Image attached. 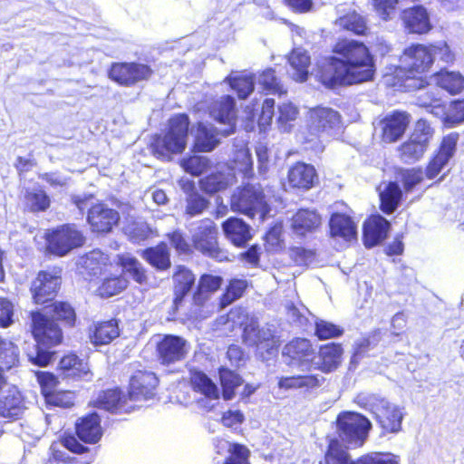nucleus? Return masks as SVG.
Masks as SVG:
<instances>
[{"label":"nucleus","mask_w":464,"mask_h":464,"mask_svg":"<svg viewBox=\"0 0 464 464\" xmlns=\"http://www.w3.org/2000/svg\"><path fill=\"white\" fill-rule=\"evenodd\" d=\"M119 265L123 271L128 273L132 279L140 285L147 282L146 269L135 257L120 256Z\"/></svg>","instance_id":"13d9d810"},{"label":"nucleus","mask_w":464,"mask_h":464,"mask_svg":"<svg viewBox=\"0 0 464 464\" xmlns=\"http://www.w3.org/2000/svg\"><path fill=\"white\" fill-rule=\"evenodd\" d=\"M191 389L210 401L218 400L220 392L218 385L202 371L191 370L189 372Z\"/></svg>","instance_id":"c9c22d12"},{"label":"nucleus","mask_w":464,"mask_h":464,"mask_svg":"<svg viewBox=\"0 0 464 464\" xmlns=\"http://www.w3.org/2000/svg\"><path fill=\"white\" fill-rule=\"evenodd\" d=\"M259 84L266 93L283 95L286 93L273 68L264 70L259 75Z\"/></svg>","instance_id":"4d7b16f0"},{"label":"nucleus","mask_w":464,"mask_h":464,"mask_svg":"<svg viewBox=\"0 0 464 464\" xmlns=\"http://www.w3.org/2000/svg\"><path fill=\"white\" fill-rule=\"evenodd\" d=\"M172 248L179 256H190L193 255V245L185 233L180 229H174L165 235Z\"/></svg>","instance_id":"5fc2aeb1"},{"label":"nucleus","mask_w":464,"mask_h":464,"mask_svg":"<svg viewBox=\"0 0 464 464\" xmlns=\"http://www.w3.org/2000/svg\"><path fill=\"white\" fill-rule=\"evenodd\" d=\"M121 221L120 212L103 201L92 204L86 215V222L90 231L96 236H107L111 234Z\"/></svg>","instance_id":"f8f14e48"},{"label":"nucleus","mask_w":464,"mask_h":464,"mask_svg":"<svg viewBox=\"0 0 464 464\" xmlns=\"http://www.w3.org/2000/svg\"><path fill=\"white\" fill-rule=\"evenodd\" d=\"M288 62L295 71V79L300 82H305L308 78V68L310 65L309 55L305 53L292 51L289 54Z\"/></svg>","instance_id":"6e6d98bb"},{"label":"nucleus","mask_w":464,"mask_h":464,"mask_svg":"<svg viewBox=\"0 0 464 464\" xmlns=\"http://www.w3.org/2000/svg\"><path fill=\"white\" fill-rule=\"evenodd\" d=\"M402 193V189L396 181H389L379 194L381 211L386 215L392 214L401 205Z\"/></svg>","instance_id":"a19ab883"},{"label":"nucleus","mask_w":464,"mask_h":464,"mask_svg":"<svg viewBox=\"0 0 464 464\" xmlns=\"http://www.w3.org/2000/svg\"><path fill=\"white\" fill-rule=\"evenodd\" d=\"M226 322L229 324L230 331L241 330V338L244 343H246L252 334L257 330L256 322L240 309H231L227 314Z\"/></svg>","instance_id":"4c0bfd02"},{"label":"nucleus","mask_w":464,"mask_h":464,"mask_svg":"<svg viewBox=\"0 0 464 464\" xmlns=\"http://www.w3.org/2000/svg\"><path fill=\"white\" fill-rule=\"evenodd\" d=\"M431 78L437 88L450 95H457L464 91V76L458 71L441 68L432 73Z\"/></svg>","instance_id":"2f4dec72"},{"label":"nucleus","mask_w":464,"mask_h":464,"mask_svg":"<svg viewBox=\"0 0 464 464\" xmlns=\"http://www.w3.org/2000/svg\"><path fill=\"white\" fill-rule=\"evenodd\" d=\"M209 295L195 288L190 298L188 313V317L195 320L207 318L209 314Z\"/></svg>","instance_id":"09e8293b"},{"label":"nucleus","mask_w":464,"mask_h":464,"mask_svg":"<svg viewBox=\"0 0 464 464\" xmlns=\"http://www.w3.org/2000/svg\"><path fill=\"white\" fill-rule=\"evenodd\" d=\"M336 431L342 440L362 445L372 428L371 421L364 415L354 411H343L337 415Z\"/></svg>","instance_id":"1a4fd4ad"},{"label":"nucleus","mask_w":464,"mask_h":464,"mask_svg":"<svg viewBox=\"0 0 464 464\" xmlns=\"http://www.w3.org/2000/svg\"><path fill=\"white\" fill-rule=\"evenodd\" d=\"M344 333L343 327L325 320H316L314 322V335L320 341L341 337Z\"/></svg>","instance_id":"bf43d9fd"},{"label":"nucleus","mask_w":464,"mask_h":464,"mask_svg":"<svg viewBox=\"0 0 464 464\" xmlns=\"http://www.w3.org/2000/svg\"><path fill=\"white\" fill-rule=\"evenodd\" d=\"M321 225V216L315 210L309 208H299L291 219L292 229L301 236L315 232Z\"/></svg>","instance_id":"473e14b6"},{"label":"nucleus","mask_w":464,"mask_h":464,"mask_svg":"<svg viewBox=\"0 0 464 464\" xmlns=\"http://www.w3.org/2000/svg\"><path fill=\"white\" fill-rule=\"evenodd\" d=\"M89 405L111 413H128L138 407L130 403L127 392L119 387L101 391Z\"/></svg>","instance_id":"f3484780"},{"label":"nucleus","mask_w":464,"mask_h":464,"mask_svg":"<svg viewBox=\"0 0 464 464\" xmlns=\"http://www.w3.org/2000/svg\"><path fill=\"white\" fill-rule=\"evenodd\" d=\"M321 380L317 374H295L281 376L277 380V387L280 390H303L310 392L321 386Z\"/></svg>","instance_id":"f704fd0d"},{"label":"nucleus","mask_w":464,"mask_h":464,"mask_svg":"<svg viewBox=\"0 0 464 464\" xmlns=\"http://www.w3.org/2000/svg\"><path fill=\"white\" fill-rule=\"evenodd\" d=\"M153 73L154 71L150 65L137 62H115L108 69V77L122 87H132L140 82H146Z\"/></svg>","instance_id":"9b49d317"},{"label":"nucleus","mask_w":464,"mask_h":464,"mask_svg":"<svg viewBox=\"0 0 464 464\" xmlns=\"http://www.w3.org/2000/svg\"><path fill=\"white\" fill-rule=\"evenodd\" d=\"M119 335V322L114 318L96 322L90 327L89 337L95 345L109 344Z\"/></svg>","instance_id":"72a5a7b5"},{"label":"nucleus","mask_w":464,"mask_h":464,"mask_svg":"<svg viewBox=\"0 0 464 464\" xmlns=\"http://www.w3.org/2000/svg\"><path fill=\"white\" fill-rule=\"evenodd\" d=\"M411 120V114L405 111L394 110L385 115L381 121L382 140L388 143L399 140L406 132Z\"/></svg>","instance_id":"aec40b11"},{"label":"nucleus","mask_w":464,"mask_h":464,"mask_svg":"<svg viewBox=\"0 0 464 464\" xmlns=\"http://www.w3.org/2000/svg\"><path fill=\"white\" fill-rule=\"evenodd\" d=\"M44 254L55 257H63L75 249L81 248L86 242L83 232L74 223H63L45 229Z\"/></svg>","instance_id":"423d86ee"},{"label":"nucleus","mask_w":464,"mask_h":464,"mask_svg":"<svg viewBox=\"0 0 464 464\" xmlns=\"http://www.w3.org/2000/svg\"><path fill=\"white\" fill-rule=\"evenodd\" d=\"M227 82L233 89L238 99H246L255 89L254 77L252 75H238L227 79Z\"/></svg>","instance_id":"052dcab7"},{"label":"nucleus","mask_w":464,"mask_h":464,"mask_svg":"<svg viewBox=\"0 0 464 464\" xmlns=\"http://www.w3.org/2000/svg\"><path fill=\"white\" fill-rule=\"evenodd\" d=\"M222 397L225 401L232 400L236 390L243 384V378L237 372L221 366L218 369Z\"/></svg>","instance_id":"49530a36"},{"label":"nucleus","mask_w":464,"mask_h":464,"mask_svg":"<svg viewBox=\"0 0 464 464\" xmlns=\"http://www.w3.org/2000/svg\"><path fill=\"white\" fill-rule=\"evenodd\" d=\"M282 356L289 366L311 369L316 359V349L305 337H294L282 349Z\"/></svg>","instance_id":"4468645a"},{"label":"nucleus","mask_w":464,"mask_h":464,"mask_svg":"<svg viewBox=\"0 0 464 464\" xmlns=\"http://www.w3.org/2000/svg\"><path fill=\"white\" fill-rule=\"evenodd\" d=\"M329 234L332 237H341L345 241H351L356 239L357 227L349 215L334 212L329 218Z\"/></svg>","instance_id":"7c9ffc66"},{"label":"nucleus","mask_w":464,"mask_h":464,"mask_svg":"<svg viewBox=\"0 0 464 464\" xmlns=\"http://www.w3.org/2000/svg\"><path fill=\"white\" fill-rule=\"evenodd\" d=\"M434 134L435 130L431 123L428 120L421 118L415 121L413 130L408 138L429 149Z\"/></svg>","instance_id":"603ef678"},{"label":"nucleus","mask_w":464,"mask_h":464,"mask_svg":"<svg viewBox=\"0 0 464 464\" xmlns=\"http://www.w3.org/2000/svg\"><path fill=\"white\" fill-rule=\"evenodd\" d=\"M319 464H399V459L390 452H371L353 459L348 447L339 439L332 438Z\"/></svg>","instance_id":"0eeeda50"},{"label":"nucleus","mask_w":464,"mask_h":464,"mask_svg":"<svg viewBox=\"0 0 464 464\" xmlns=\"http://www.w3.org/2000/svg\"><path fill=\"white\" fill-rule=\"evenodd\" d=\"M289 257L295 266H306L315 257V251L304 246H291L289 247Z\"/></svg>","instance_id":"774afa93"},{"label":"nucleus","mask_w":464,"mask_h":464,"mask_svg":"<svg viewBox=\"0 0 464 464\" xmlns=\"http://www.w3.org/2000/svg\"><path fill=\"white\" fill-rule=\"evenodd\" d=\"M74 432L77 438L84 443H97L103 434L100 415L96 412H90L77 419L74 424Z\"/></svg>","instance_id":"bb28decb"},{"label":"nucleus","mask_w":464,"mask_h":464,"mask_svg":"<svg viewBox=\"0 0 464 464\" xmlns=\"http://www.w3.org/2000/svg\"><path fill=\"white\" fill-rule=\"evenodd\" d=\"M228 456L225 459L223 464H250L249 449L241 443H228Z\"/></svg>","instance_id":"e2e57ef3"},{"label":"nucleus","mask_w":464,"mask_h":464,"mask_svg":"<svg viewBox=\"0 0 464 464\" xmlns=\"http://www.w3.org/2000/svg\"><path fill=\"white\" fill-rule=\"evenodd\" d=\"M51 307V318L36 310L30 313L31 332L34 339L47 347L59 345L63 339L60 322L65 327L75 325L77 315L74 307L67 301H54Z\"/></svg>","instance_id":"7ed1b4c3"},{"label":"nucleus","mask_w":464,"mask_h":464,"mask_svg":"<svg viewBox=\"0 0 464 464\" xmlns=\"http://www.w3.org/2000/svg\"><path fill=\"white\" fill-rule=\"evenodd\" d=\"M190 121L188 114L177 113L169 120L166 129L150 137L148 148L158 160H170L175 154L182 153L188 143Z\"/></svg>","instance_id":"20e7f679"},{"label":"nucleus","mask_w":464,"mask_h":464,"mask_svg":"<svg viewBox=\"0 0 464 464\" xmlns=\"http://www.w3.org/2000/svg\"><path fill=\"white\" fill-rule=\"evenodd\" d=\"M196 283L193 271L184 265L176 266L172 274V304L170 312L177 314L186 297L192 291Z\"/></svg>","instance_id":"a211bd4d"},{"label":"nucleus","mask_w":464,"mask_h":464,"mask_svg":"<svg viewBox=\"0 0 464 464\" xmlns=\"http://www.w3.org/2000/svg\"><path fill=\"white\" fill-rule=\"evenodd\" d=\"M370 411L382 435L398 433L401 430L403 413L399 406L385 398L371 396Z\"/></svg>","instance_id":"9d476101"},{"label":"nucleus","mask_w":464,"mask_h":464,"mask_svg":"<svg viewBox=\"0 0 464 464\" xmlns=\"http://www.w3.org/2000/svg\"><path fill=\"white\" fill-rule=\"evenodd\" d=\"M57 372L63 379L78 381L90 373L88 363L74 353L64 354L57 364Z\"/></svg>","instance_id":"c756f323"},{"label":"nucleus","mask_w":464,"mask_h":464,"mask_svg":"<svg viewBox=\"0 0 464 464\" xmlns=\"http://www.w3.org/2000/svg\"><path fill=\"white\" fill-rule=\"evenodd\" d=\"M395 176L401 183L402 191L405 193L411 192L424 179L423 169L420 167L399 168L395 170Z\"/></svg>","instance_id":"8fccbe9b"},{"label":"nucleus","mask_w":464,"mask_h":464,"mask_svg":"<svg viewBox=\"0 0 464 464\" xmlns=\"http://www.w3.org/2000/svg\"><path fill=\"white\" fill-rule=\"evenodd\" d=\"M159 378L154 372L138 370L129 381L127 395L130 403L145 401L156 396Z\"/></svg>","instance_id":"dca6fc26"},{"label":"nucleus","mask_w":464,"mask_h":464,"mask_svg":"<svg viewBox=\"0 0 464 464\" xmlns=\"http://www.w3.org/2000/svg\"><path fill=\"white\" fill-rule=\"evenodd\" d=\"M81 267L91 277H98L111 273L115 266L110 256L101 250H92L81 257Z\"/></svg>","instance_id":"cd10ccee"},{"label":"nucleus","mask_w":464,"mask_h":464,"mask_svg":"<svg viewBox=\"0 0 464 464\" xmlns=\"http://www.w3.org/2000/svg\"><path fill=\"white\" fill-rule=\"evenodd\" d=\"M249 283L245 278L233 277L228 280L223 293L218 298V304L221 308H225L235 301L240 299L246 289L248 288Z\"/></svg>","instance_id":"a18cd8bd"},{"label":"nucleus","mask_w":464,"mask_h":464,"mask_svg":"<svg viewBox=\"0 0 464 464\" xmlns=\"http://www.w3.org/2000/svg\"><path fill=\"white\" fill-rule=\"evenodd\" d=\"M391 229V223L382 216L371 215L363 222L362 242L365 247L371 248L384 241Z\"/></svg>","instance_id":"393cba45"},{"label":"nucleus","mask_w":464,"mask_h":464,"mask_svg":"<svg viewBox=\"0 0 464 464\" xmlns=\"http://www.w3.org/2000/svg\"><path fill=\"white\" fill-rule=\"evenodd\" d=\"M331 55L317 67V81L328 89L358 85L374 79L376 67L370 49L356 40L339 39Z\"/></svg>","instance_id":"f257e3e1"},{"label":"nucleus","mask_w":464,"mask_h":464,"mask_svg":"<svg viewBox=\"0 0 464 464\" xmlns=\"http://www.w3.org/2000/svg\"><path fill=\"white\" fill-rule=\"evenodd\" d=\"M23 202L24 208L32 213L45 212L51 206V198L43 188H26Z\"/></svg>","instance_id":"37998d69"},{"label":"nucleus","mask_w":464,"mask_h":464,"mask_svg":"<svg viewBox=\"0 0 464 464\" xmlns=\"http://www.w3.org/2000/svg\"><path fill=\"white\" fill-rule=\"evenodd\" d=\"M218 131L213 126L198 121L195 125L194 145L198 151L210 152L218 144Z\"/></svg>","instance_id":"e433bc0d"},{"label":"nucleus","mask_w":464,"mask_h":464,"mask_svg":"<svg viewBox=\"0 0 464 464\" xmlns=\"http://www.w3.org/2000/svg\"><path fill=\"white\" fill-rule=\"evenodd\" d=\"M232 211L242 214L250 219L258 217L264 221L269 216L271 207L263 185L244 182L232 192L229 199Z\"/></svg>","instance_id":"39448f33"},{"label":"nucleus","mask_w":464,"mask_h":464,"mask_svg":"<svg viewBox=\"0 0 464 464\" xmlns=\"http://www.w3.org/2000/svg\"><path fill=\"white\" fill-rule=\"evenodd\" d=\"M400 160L404 163H415L419 161L428 149L408 138L400 144L397 149Z\"/></svg>","instance_id":"3c124183"},{"label":"nucleus","mask_w":464,"mask_h":464,"mask_svg":"<svg viewBox=\"0 0 464 464\" xmlns=\"http://www.w3.org/2000/svg\"><path fill=\"white\" fill-rule=\"evenodd\" d=\"M343 348L340 343H326L321 344L316 351L318 362L314 361V369L324 373H330L339 368L343 362Z\"/></svg>","instance_id":"b1692460"},{"label":"nucleus","mask_w":464,"mask_h":464,"mask_svg":"<svg viewBox=\"0 0 464 464\" xmlns=\"http://www.w3.org/2000/svg\"><path fill=\"white\" fill-rule=\"evenodd\" d=\"M208 114L218 123L228 125L231 130L227 133L234 131L237 121V108L235 99L231 95H223L213 100L208 106Z\"/></svg>","instance_id":"a878e982"},{"label":"nucleus","mask_w":464,"mask_h":464,"mask_svg":"<svg viewBox=\"0 0 464 464\" xmlns=\"http://www.w3.org/2000/svg\"><path fill=\"white\" fill-rule=\"evenodd\" d=\"M193 250L203 256L220 259L223 251L218 245V230L216 223L210 218H203L198 222L197 232L191 237Z\"/></svg>","instance_id":"ddd939ff"},{"label":"nucleus","mask_w":464,"mask_h":464,"mask_svg":"<svg viewBox=\"0 0 464 464\" xmlns=\"http://www.w3.org/2000/svg\"><path fill=\"white\" fill-rule=\"evenodd\" d=\"M221 227L225 237L236 247H244L252 239L251 227L240 218L230 217Z\"/></svg>","instance_id":"c85d7f7f"},{"label":"nucleus","mask_w":464,"mask_h":464,"mask_svg":"<svg viewBox=\"0 0 464 464\" xmlns=\"http://www.w3.org/2000/svg\"><path fill=\"white\" fill-rule=\"evenodd\" d=\"M286 179L290 188L305 191L314 187L318 176L313 165L297 161L289 168Z\"/></svg>","instance_id":"5701e85b"},{"label":"nucleus","mask_w":464,"mask_h":464,"mask_svg":"<svg viewBox=\"0 0 464 464\" xmlns=\"http://www.w3.org/2000/svg\"><path fill=\"white\" fill-rule=\"evenodd\" d=\"M231 183L227 174L222 171L211 172L198 180L200 190L209 196L227 189Z\"/></svg>","instance_id":"c03bdc74"},{"label":"nucleus","mask_w":464,"mask_h":464,"mask_svg":"<svg viewBox=\"0 0 464 464\" xmlns=\"http://www.w3.org/2000/svg\"><path fill=\"white\" fill-rule=\"evenodd\" d=\"M126 234L133 243H140L153 237V231L146 222L132 221L126 227Z\"/></svg>","instance_id":"0e129e2a"},{"label":"nucleus","mask_w":464,"mask_h":464,"mask_svg":"<svg viewBox=\"0 0 464 464\" xmlns=\"http://www.w3.org/2000/svg\"><path fill=\"white\" fill-rule=\"evenodd\" d=\"M309 132L315 136H320L327 132L341 121V116L338 111L332 108L315 106L308 111Z\"/></svg>","instance_id":"412c9836"},{"label":"nucleus","mask_w":464,"mask_h":464,"mask_svg":"<svg viewBox=\"0 0 464 464\" xmlns=\"http://www.w3.org/2000/svg\"><path fill=\"white\" fill-rule=\"evenodd\" d=\"M459 139L458 132H450L442 137L439 147L425 166L423 174L429 179H435L454 156Z\"/></svg>","instance_id":"2eb2a0df"},{"label":"nucleus","mask_w":464,"mask_h":464,"mask_svg":"<svg viewBox=\"0 0 464 464\" xmlns=\"http://www.w3.org/2000/svg\"><path fill=\"white\" fill-rule=\"evenodd\" d=\"M403 28L408 34H426L432 29L429 14L422 5L405 8L401 13Z\"/></svg>","instance_id":"4be33fe9"},{"label":"nucleus","mask_w":464,"mask_h":464,"mask_svg":"<svg viewBox=\"0 0 464 464\" xmlns=\"http://www.w3.org/2000/svg\"><path fill=\"white\" fill-rule=\"evenodd\" d=\"M23 409L22 397L15 387L10 388L0 398V416L3 418L17 420L22 415Z\"/></svg>","instance_id":"ea45409f"},{"label":"nucleus","mask_w":464,"mask_h":464,"mask_svg":"<svg viewBox=\"0 0 464 464\" xmlns=\"http://www.w3.org/2000/svg\"><path fill=\"white\" fill-rule=\"evenodd\" d=\"M61 266H53L48 270H40L31 284L30 291L35 304L47 308L54 302L62 282Z\"/></svg>","instance_id":"6e6552de"},{"label":"nucleus","mask_w":464,"mask_h":464,"mask_svg":"<svg viewBox=\"0 0 464 464\" xmlns=\"http://www.w3.org/2000/svg\"><path fill=\"white\" fill-rule=\"evenodd\" d=\"M443 122L450 128L464 122V98L456 99L450 102L449 108L443 116Z\"/></svg>","instance_id":"680f3d73"},{"label":"nucleus","mask_w":464,"mask_h":464,"mask_svg":"<svg viewBox=\"0 0 464 464\" xmlns=\"http://www.w3.org/2000/svg\"><path fill=\"white\" fill-rule=\"evenodd\" d=\"M277 124L282 131H289L291 122L294 121L298 115V109L291 102H285L278 107Z\"/></svg>","instance_id":"338daca9"},{"label":"nucleus","mask_w":464,"mask_h":464,"mask_svg":"<svg viewBox=\"0 0 464 464\" xmlns=\"http://www.w3.org/2000/svg\"><path fill=\"white\" fill-rule=\"evenodd\" d=\"M142 257L158 271H166L171 266L170 252L164 241L145 248Z\"/></svg>","instance_id":"58836bf2"},{"label":"nucleus","mask_w":464,"mask_h":464,"mask_svg":"<svg viewBox=\"0 0 464 464\" xmlns=\"http://www.w3.org/2000/svg\"><path fill=\"white\" fill-rule=\"evenodd\" d=\"M191 190L187 191L185 214L188 217L201 215L209 206L210 202L204 196L200 195L190 183Z\"/></svg>","instance_id":"864d4df0"},{"label":"nucleus","mask_w":464,"mask_h":464,"mask_svg":"<svg viewBox=\"0 0 464 464\" xmlns=\"http://www.w3.org/2000/svg\"><path fill=\"white\" fill-rule=\"evenodd\" d=\"M46 404L60 407L71 408L74 405V395L71 391H62L54 389L44 396Z\"/></svg>","instance_id":"69168bd1"},{"label":"nucleus","mask_w":464,"mask_h":464,"mask_svg":"<svg viewBox=\"0 0 464 464\" xmlns=\"http://www.w3.org/2000/svg\"><path fill=\"white\" fill-rule=\"evenodd\" d=\"M128 285L129 281L123 274L114 275L111 272L102 279L96 294L102 298H110L122 293Z\"/></svg>","instance_id":"79ce46f5"},{"label":"nucleus","mask_w":464,"mask_h":464,"mask_svg":"<svg viewBox=\"0 0 464 464\" xmlns=\"http://www.w3.org/2000/svg\"><path fill=\"white\" fill-rule=\"evenodd\" d=\"M436 55L446 64H452L455 61V54L445 41L410 44L400 55L401 64L389 75V84L402 92L427 88Z\"/></svg>","instance_id":"f03ea898"},{"label":"nucleus","mask_w":464,"mask_h":464,"mask_svg":"<svg viewBox=\"0 0 464 464\" xmlns=\"http://www.w3.org/2000/svg\"><path fill=\"white\" fill-rule=\"evenodd\" d=\"M156 357L160 364L169 366L183 361L188 353L187 341L178 335L165 334L156 344Z\"/></svg>","instance_id":"6ab92c4d"},{"label":"nucleus","mask_w":464,"mask_h":464,"mask_svg":"<svg viewBox=\"0 0 464 464\" xmlns=\"http://www.w3.org/2000/svg\"><path fill=\"white\" fill-rule=\"evenodd\" d=\"M20 364V352L16 344L0 335V366L6 371Z\"/></svg>","instance_id":"de8ad7c7"}]
</instances>
